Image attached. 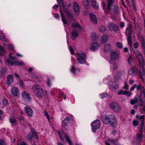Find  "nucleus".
Here are the masks:
<instances>
[{"label": "nucleus", "mask_w": 145, "mask_h": 145, "mask_svg": "<svg viewBox=\"0 0 145 145\" xmlns=\"http://www.w3.org/2000/svg\"><path fill=\"white\" fill-rule=\"evenodd\" d=\"M127 61L129 64L130 65L133 61V59L132 57L131 56H129V58L127 59Z\"/></svg>", "instance_id": "nucleus-52"}, {"label": "nucleus", "mask_w": 145, "mask_h": 145, "mask_svg": "<svg viewBox=\"0 0 145 145\" xmlns=\"http://www.w3.org/2000/svg\"><path fill=\"white\" fill-rule=\"evenodd\" d=\"M0 145H7L5 140L3 139L0 140Z\"/></svg>", "instance_id": "nucleus-48"}, {"label": "nucleus", "mask_w": 145, "mask_h": 145, "mask_svg": "<svg viewBox=\"0 0 145 145\" xmlns=\"http://www.w3.org/2000/svg\"><path fill=\"white\" fill-rule=\"evenodd\" d=\"M116 25L113 23H110L108 25V28L111 30H112L114 27Z\"/></svg>", "instance_id": "nucleus-38"}, {"label": "nucleus", "mask_w": 145, "mask_h": 145, "mask_svg": "<svg viewBox=\"0 0 145 145\" xmlns=\"http://www.w3.org/2000/svg\"><path fill=\"white\" fill-rule=\"evenodd\" d=\"M14 79L13 76L12 75H9L7 76V80L6 81V83L8 85H9L13 81Z\"/></svg>", "instance_id": "nucleus-24"}, {"label": "nucleus", "mask_w": 145, "mask_h": 145, "mask_svg": "<svg viewBox=\"0 0 145 145\" xmlns=\"http://www.w3.org/2000/svg\"><path fill=\"white\" fill-rule=\"evenodd\" d=\"M99 47V44L97 42H93L91 45L90 49L91 51H95Z\"/></svg>", "instance_id": "nucleus-19"}, {"label": "nucleus", "mask_w": 145, "mask_h": 145, "mask_svg": "<svg viewBox=\"0 0 145 145\" xmlns=\"http://www.w3.org/2000/svg\"><path fill=\"white\" fill-rule=\"evenodd\" d=\"M111 88H112V90L114 91H115L116 89H118V86L117 85H116L115 86L112 85L111 86Z\"/></svg>", "instance_id": "nucleus-44"}, {"label": "nucleus", "mask_w": 145, "mask_h": 145, "mask_svg": "<svg viewBox=\"0 0 145 145\" xmlns=\"http://www.w3.org/2000/svg\"><path fill=\"white\" fill-rule=\"evenodd\" d=\"M83 5L87 9H89L90 7L88 0H83Z\"/></svg>", "instance_id": "nucleus-30"}, {"label": "nucleus", "mask_w": 145, "mask_h": 145, "mask_svg": "<svg viewBox=\"0 0 145 145\" xmlns=\"http://www.w3.org/2000/svg\"><path fill=\"white\" fill-rule=\"evenodd\" d=\"M6 60L7 62L10 66L15 65L19 66H22L24 65L23 62L17 61L15 59V58L12 57L7 58Z\"/></svg>", "instance_id": "nucleus-5"}, {"label": "nucleus", "mask_w": 145, "mask_h": 145, "mask_svg": "<svg viewBox=\"0 0 145 145\" xmlns=\"http://www.w3.org/2000/svg\"><path fill=\"white\" fill-rule=\"evenodd\" d=\"M101 120L107 125H110L115 127L118 125V122L115 116L113 114H111L101 117Z\"/></svg>", "instance_id": "nucleus-2"}, {"label": "nucleus", "mask_w": 145, "mask_h": 145, "mask_svg": "<svg viewBox=\"0 0 145 145\" xmlns=\"http://www.w3.org/2000/svg\"><path fill=\"white\" fill-rule=\"evenodd\" d=\"M12 94L15 96H17L19 94V91L18 89L15 87H12L11 89Z\"/></svg>", "instance_id": "nucleus-23"}, {"label": "nucleus", "mask_w": 145, "mask_h": 145, "mask_svg": "<svg viewBox=\"0 0 145 145\" xmlns=\"http://www.w3.org/2000/svg\"><path fill=\"white\" fill-rule=\"evenodd\" d=\"M8 48L9 49L13 50L14 49V47L11 44H9L8 46Z\"/></svg>", "instance_id": "nucleus-55"}, {"label": "nucleus", "mask_w": 145, "mask_h": 145, "mask_svg": "<svg viewBox=\"0 0 145 145\" xmlns=\"http://www.w3.org/2000/svg\"><path fill=\"white\" fill-rule=\"evenodd\" d=\"M138 46V42H136L135 43H134L133 44V46L134 48H137Z\"/></svg>", "instance_id": "nucleus-57"}, {"label": "nucleus", "mask_w": 145, "mask_h": 145, "mask_svg": "<svg viewBox=\"0 0 145 145\" xmlns=\"http://www.w3.org/2000/svg\"><path fill=\"white\" fill-rule=\"evenodd\" d=\"M25 111L28 115L30 117H31L33 114V111L31 108L27 106L24 107Z\"/></svg>", "instance_id": "nucleus-16"}, {"label": "nucleus", "mask_w": 145, "mask_h": 145, "mask_svg": "<svg viewBox=\"0 0 145 145\" xmlns=\"http://www.w3.org/2000/svg\"><path fill=\"white\" fill-rule=\"evenodd\" d=\"M59 4H61V5L60 7L59 11L61 16L62 20L64 24H67V22L66 17L64 16V12H65L67 16L70 19H72L73 18V16L72 14L69 12L66 6L63 4V0H57Z\"/></svg>", "instance_id": "nucleus-1"}, {"label": "nucleus", "mask_w": 145, "mask_h": 145, "mask_svg": "<svg viewBox=\"0 0 145 145\" xmlns=\"http://www.w3.org/2000/svg\"><path fill=\"white\" fill-rule=\"evenodd\" d=\"M70 51H71V53L72 54H73L74 53V51L73 48L71 46H69Z\"/></svg>", "instance_id": "nucleus-63"}, {"label": "nucleus", "mask_w": 145, "mask_h": 145, "mask_svg": "<svg viewBox=\"0 0 145 145\" xmlns=\"http://www.w3.org/2000/svg\"><path fill=\"white\" fill-rule=\"evenodd\" d=\"M71 72L74 74L78 73L80 71L79 69H77L76 70L74 66L72 67L71 69Z\"/></svg>", "instance_id": "nucleus-32"}, {"label": "nucleus", "mask_w": 145, "mask_h": 145, "mask_svg": "<svg viewBox=\"0 0 145 145\" xmlns=\"http://www.w3.org/2000/svg\"><path fill=\"white\" fill-rule=\"evenodd\" d=\"M96 34L95 33H91V38L93 40H95L96 38Z\"/></svg>", "instance_id": "nucleus-43"}, {"label": "nucleus", "mask_w": 145, "mask_h": 145, "mask_svg": "<svg viewBox=\"0 0 145 145\" xmlns=\"http://www.w3.org/2000/svg\"><path fill=\"white\" fill-rule=\"evenodd\" d=\"M24 83L23 81L22 80H20L19 81V84L22 87H23L24 86Z\"/></svg>", "instance_id": "nucleus-60"}, {"label": "nucleus", "mask_w": 145, "mask_h": 145, "mask_svg": "<svg viewBox=\"0 0 145 145\" xmlns=\"http://www.w3.org/2000/svg\"><path fill=\"white\" fill-rule=\"evenodd\" d=\"M76 59L79 63L83 64L86 62V55L84 53H77Z\"/></svg>", "instance_id": "nucleus-7"}, {"label": "nucleus", "mask_w": 145, "mask_h": 145, "mask_svg": "<svg viewBox=\"0 0 145 145\" xmlns=\"http://www.w3.org/2000/svg\"><path fill=\"white\" fill-rule=\"evenodd\" d=\"M134 24L136 29L137 28H138L139 29H140L142 28V25L140 24H138L136 23L135 21H134Z\"/></svg>", "instance_id": "nucleus-36"}, {"label": "nucleus", "mask_w": 145, "mask_h": 145, "mask_svg": "<svg viewBox=\"0 0 145 145\" xmlns=\"http://www.w3.org/2000/svg\"><path fill=\"white\" fill-rule=\"evenodd\" d=\"M108 37L106 35L103 36L101 39V42L102 43H105L107 41Z\"/></svg>", "instance_id": "nucleus-37"}, {"label": "nucleus", "mask_w": 145, "mask_h": 145, "mask_svg": "<svg viewBox=\"0 0 145 145\" xmlns=\"http://www.w3.org/2000/svg\"><path fill=\"white\" fill-rule=\"evenodd\" d=\"M107 95H108L106 93L102 94L100 95L102 99H103L105 97H107Z\"/></svg>", "instance_id": "nucleus-56"}, {"label": "nucleus", "mask_w": 145, "mask_h": 145, "mask_svg": "<svg viewBox=\"0 0 145 145\" xmlns=\"http://www.w3.org/2000/svg\"><path fill=\"white\" fill-rule=\"evenodd\" d=\"M112 30L114 31V32L115 33L117 32L119 30L118 27L116 25L115 26H114V27Z\"/></svg>", "instance_id": "nucleus-45"}, {"label": "nucleus", "mask_w": 145, "mask_h": 145, "mask_svg": "<svg viewBox=\"0 0 145 145\" xmlns=\"http://www.w3.org/2000/svg\"><path fill=\"white\" fill-rule=\"evenodd\" d=\"M92 129V131L95 132L100 127V121L99 120H96L93 121L91 123Z\"/></svg>", "instance_id": "nucleus-9"}, {"label": "nucleus", "mask_w": 145, "mask_h": 145, "mask_svg": "<svg viewBox=\"0 0 145 145\" xmlns=\"http://www.w3.org/2000/svg\"><path fill=\"white\" fill-rule=\"evenodd\" d=\"M110 58L111 60L118 59L119 56L118 53H117L116 51L111 50L110 51Z\"/></svg>", "instance_id": "nucleus-13"}, {"label": "nucleus", "mask_w": 145, "mask_h": 145, "mask_svg": "<svg viewBox=\"0 0 145 145\" xmlns=\"http://www.w3.org/2000/svg\"><path fill=\"white\" fill-rule=\"evenodd\" d=\"M64 137L69 145H73V144L72 142V140H71L69 136L65 134L64 135Z\"/></svg>", "instance_id": "nucleus-29"}, {"label": "nucleus", "mask_w": 145, "mask_h": 145, "mask_svg": "<svg viewBox=\"0 0 145 145\" xmlns=\"http://www.w3.org/2000/svg\"><path fill=\"white\" fill-rule=\"evenodd\" d=\"M112 47V46L109 44H105L103 48L104 52L108 53L111 50Z\"/></svg>", "instance_id": "nucleus-20"}, {"label": "nucleus", "mask_w": 145, "mask_h": 145, "mask_svg": "<svg viewBox=\"0 0 145 145\" xmlns=\"http://www.w3.org/2000/svg\"><path fill=\"white\" fill-rule=\"evenodd\" d=\"M73 8L76 14H79L80 12V8L78 4L75 1L73 3Z\"/></svg>", "instance_id": "nucleus-14"}, {"label": "nucleus", "mask_w": 145, "mask_h": 145, "mask_svg": "<svg viewBox=\"0 0 145 145\" xmlns=\"http://www.w3.org/2000/svg\"><path fill=\"white\" fill-rule=\"evenodd\" d=\"M90 3L91 5L94 8L96 9H98L99 6L97 5L96 2L95 0H90Z\"/></svg>", "instance_id": "nucleus-31"}, {"label": "nucleus", "mask_w": 145, "mask_h": 145, "mask_svg": "<svg viewBox=\"0 0 145 145\" xmlns=\"http://www.w3.org/2000/svg\"><path fill=\"white\" fill-rule=\"evenodd\" d=\"M100 31L101 33L104 32L106 30L105 27L104 26H101L100 27Z\"/></svg>", "instance_id": "nucleus-46"}, {"label": "nucleus", "mask_w": 145, "mask_h": 145, "mask_svg": "<svg viewBox=\"0 0 145 145\" xmlns=\"http://www.w3.org/2000/svg\"><path fill=\"white\" fill-rule=\"evenodd\" d=\"M132 26L131 24H129L127 27L125 32L126 36L131 35L132 33Z\"/></svg>", "instance_id": "nucleus-17"}, {"label": "nucleus", "mask_w": 145, "mask_h": 145, "mask_svg": "<svg viewBox=\"0 0 145 145\" xmlns=\"http://www.w3.org/2000/svg\"><path fill=\"white\" fill-rule=\"evenodd\" d=\"M139 70L140 72L139 75L140 78L142 80L145 79V70L144 65L139 66Z\"/></svg>", "instance_id": "nucleus-12"}, {"label": "nucleus", "mask_w": 145, "mask_h": 145, "mask_svg": "<svg viewBox=\"0 0 145 145\" xmlns=\"http://www.w3.org/2000/svg\"><path fill=\"white\" fill-rule=\"evenodd\" d=\"M120 10V8L117 6H114L112 8V12L115 15H117L119 13Z\"/></svg>", "instance_id": "nucleus-21"}, {"label": "nucleus", "mask_w": 145, "mask_h": 145, "mask_svg": "<svg viewBox=\"0 0 145 145\" xmlns=\"http://www.w3.org/2000/svg\"><path fill=\"white\" fill-rule=\"evenodd\" d=\"M118 66L116 64H114L113 65V70L114 71H116L117 69Z\"/></svg>", "instance_id": "nucleus-54"}, {"label": "nucleus", "mask_w": 145, "mask_h": 145, "mask_svg": "<svg viewBox=\"0 0 145 145\" xmlns=\"http://www.w3.org/2000/svg\"><path fill=\"white\" fill-rule=\"evenodd\" d=\"M0 40L5 41L6 39L5 38V36L3 35H0Z\"/></svg>", "instance_id": "nucleus-50"}, {"label": "nucleus", "mask_w": 145, "mask_h": 145, "mask_svg": "<svg viewBox=\"0 0 145 145\" xmlns=\"http://www.w3.org/2000/svg\"><path fill=\"white\" fill-rule=\"evenodd\" d=\"M129 72L131 74H136L138 73L137 69L135 66L132 67L130 69Z\"/></svg>", "instance_id": "nucleus-25"}, {"label": "nucleus", "mask_w": 145, "mask_h": 145, "mask_svg": "<svg viewBox=\"0 0 145 145\" xmlns=\"http://www.w3.org/2000/svg\"><path fill=\"white\" fill-rule=\"evenodd\" d=\"M33 91L36 95L39 98H41L44 96V91L42 88L40 87L39 85L35 84L32 87Z\"/></svg>", "instance_id": "nucleus-4"}, {"label": "nucleus", "mask_w": 145, "mask_h": 145, "mask_svg": "<svg viewBox=\"0 0 145 145\" xmlns=\"http://www.w3.org/2000/svg\"><path fill=\"white\" fill-rule=\"evenodd\" d=\"M137 86V85L136 84H134V85H133L130 88V90L131 91H133L134 90L135 88H136Z\"/></svg>", "instance_id": "nucleus-58"}, {"label": "nucleus", "mask_w": 145, "mask_h": 145, "mask_svg": "<svg viewBox=\"0 0 145 145\" xmlns=\"http://www.w3.org/2000/svg\"><path fill=\"white\" fill-rule=\"evenodd\" d=\"M78 33L76 30H73L72 33V37L73 40H74L78 36Z\"/></svg>", "instance_id": "nucleus-26"}, {"label": "nucleus", "mask_w": 145, "mask_h": 145, "mask_svg": "<svg viewBox=\"0 0 145 145\" xmlns=\"http://www.w3.org/2000/svg\"><path fill=\"white\" fill-rule=\"evenodd\" d=\"M139 119L141 122V125L140 126V131H142L143 129L144 121V115H143L139 117Z\"/></svg>", "instance_id": "nucleus-28"}, {"label": "nucleus", "mask_w": 145, "mask_h": 145, "mask_svg": "<svg viewBox=\"0 0 145 145\" xmlns=\"http://www.w3.org/2000/svg\"><path fill=\"white\" fill-rule=\"evenodd\" d=\"M72 26L73 28L77 27L80 28V25L78 23L76 22L73 23L72 25Z\"/></svg>", "instance_id": "nucleus-41"}, {"label": "nucleus", "mask_w": 145, "mask_h": 145, "mask_svg": "<svg viewBox=\"0 0 145 145\" xmlns=\"http://www.w3.org/2000/svg\"><path fill=\"white\" fill-rule=\"evenodd\" d=\"M17 118L19 120L20 122L24 121V118L20 116H17Z\"/></svg>", "instance_id": "nucleus-53"}, {"label": "nucleus", "mask_w": 145, "mask_h": 145, "mask_svg": "<svg viewBox=\"0 0 145 145\" xmlns=\"http://www.w3.org/2000/svg\"><path fill=\"white\" fill-rule=\"evenodd\" d=\"M136 88H137V90L138 91L140 90L142 88L141 86L140 85H139L137 86Z\"/></svg>", "instance_id": "nucleus-61"}, {"label": "nucleus", "mask_w": 145, "mask_h": 145, "mask_svg": "<svg viewBox=\"0 0 145 145\" xmlns=\"http://www.w3.org/2000/svg\"><path fill=\"white\" fill-rule=\"evenodd\" d=\"M10 122L11 124V125L13 127H15L17 123L16 120L15 118L12 117L9 119Z\"/></svg>", "instance_id": "nucleus-27"}, {"label": "nucleus", "mask_w": 145, "mask_h": 145, "mask_svg": "<svg viewBox=\"0 0 145 145\" xmlns=\"http://www.w3.org/2000/svg\"><path fill=\"white\" fill-rule=\"evenodd\" d=\"M110 141L112 142L114 145H120L119 143L118 142L117 139L115 140L111 139L110 140Z\"/></svg>", "instance_id": "nucleus-40"}, {"label": "nucleus", "mask_w": 145, "mask_h": 145, "mask_svg": "<svg viewBox=\"0 0 145 145\" xmlns=\"http://www.w3.org/2000/svg\"><path fill=\"white\" fill-rule=\"evenodd\" d=\"M133 123L134 126H136L138 124V121L137 120H134L133 121Z\"/></svg>", "instance_id": "nucleus-51"}, {"label": "nucleus", "mask_w": 145, "mask_h": 145, "mask_svg": "<svg viewBox=\"0 0 145 145\" xmlns=\"http://www.w3.org/2000/svg\"><path fill=\"white\" fill-rule=\"evenodd\" d=\"M134 52L136 57L139 60V66L144 65V62L142 53L140 52L137 50H135Z\"/></svg>", "instance_id": "nucleus-8"}, {"label": "nucleus", "mask_w": 145, "mask_h": 145, "mask_svg": "<svg viewBox=\"0 0 145 145\" xmlns=\"http://www.w3.org/2000/svg\"><path fill=\"white\" fill-rule=\"evenodd\" d=\"M131 35L126 36L127 37H128L127 40L128 43V44L130 46H131V45L132 44V40H131Z\"/></svg>", "instance_id": "nucleus-39"}, {"label": "nucleus", "mask_w": 145, "mask_h": 145, "mask_svg": "<svg viewBox=\"0 0 145 145\" xmlns=\"http://www.w3.org/2000/svg\"><path fill=\"white\" fill-rule=\"evenodd\" d=\"M107 6L103 2L101 3L105 13L108 14L111 10L112 5L115 2L114 0H106Z\"/></svg>", "instance_id": "nucleus-3"}, {"label": "nucleus", "mask_w": 145, "mask_h": 145, "mask_svg": "<svg viewBox=\"0 0 145 145\" xmlns=\"http://www.w3.org/2000/svg\"><path fill=\"white\" fill-rule=\"evenodd\" d=\"M4 49L0 45V54H1L2 52H4Z\"/></svg>", "instance_id": "nucleus-59"}, {"label": "nucleus", "mask_w": 145, "mask_h": 145, "mask_svg": "<svg viewBox=\"0 0 145 145\" xmlns=\"http://www.w3.org/2000/svg\"><path fill=\"white\" fill-rule=\"evenodd\" d=\"M22 97L25 100L28 99L29 101L31 100V98L29 94L25 91H23L22 93Z\"/></svg>", "instance_id": "nucleus-15"}, {"label": "nucleus", "mask_w": 145, "mask_h": 145, "mask_svg": "<svg viewBox=\"0 0 145 145\" xmlns=\"http://www.w3.org/2000/svg\"><path fill=\"white\" fill-rule=\"evenodd\" d=\"M31 132L29 133L27 135V139L31 140L34 137L36 139H37V132L35 131L33 128L31 129Z\"/></svg>", "instance_id": "nucleus-11"}, {"label": "nucleus", "mask_w": 145, "mask_h": 145, "mask_svg": "<svg viewBox=\"0 0 145 145\" xmlns=\"http://www.w3.org/2000/svg\"><path fill=\"white\" fill-rule=\"evenodd\" d=\"M141 96L142 98L145 100V89L143 87L142 88V90L141 92Z\"/></svg>", "instance_id": "nucleus-34"}, {"label": "nucleus", "mask_w": 145, "mask_h": 145, "mask_svg": "<svg viewBox=\"0 0 145 145\" xmlns=\"http://www.w3.org/2000/svg\"><path fill=\"white\" fill-rule=\"evenodd\" d=\"M136 138L138 142H141L143 141V136L142 135V132L136 134Z\"/></svg>", "instance_id": "nucleus-18"}, {"label": "nucleus", "mask_w": 145, "mask_h": 145, "mask_svg": "<svg viewBox=\"0 0 145 145\" xmlns=\"http://www.w3.org/2000/svg\"><path fill=\"white\" fill-rule=\"evenodd\" d=\"M138 100L137 98L135 97L134 99H132L130 101V103L131 105H133L137 103Z\"/></svg>", "instance_id": "nucleus-35"}, {"label": "nucleus", "mask_w": 145, "mask_h": 145, "mask_svg": "<svg viewBox=\"0 0 145 145\" xmlns=\"http://www.w3.org/2000/svg\"><path fill=\"white\" fill-rule=\"evenodd\" d=\"M116 46L119 48H122V44L120 42H117L116 43Z\"/></svg>", "instance_id": "nucleus-47"}, {"label": "nucleus", "mask_w": 145, "mask_h": 145, "mask_svg": "<svg viewBox=\"0 0 145 145\" xmlns=\"http://www.w3.org/2000/svg\"><path fill=\"white\" fill-rule=\"evenodd\" d=\"M8 105V101L7 99H4L3 100V106H5Z\"/></svg>", "instance_id": "nucleus-42"}, {"label": "nucleus", "mask_w": 145, "mask_h": 145, "mask_svg": "<svg viewBox=\"0 0 145 145\" xmlns=\"http://www.w3.org/2000/svg\"><path fill=\"white\" fill-rule=\"evenodd\" d=\"M109 105L110 108L115 112H118L122 109L121 107L116 102L111 103Z\"/></svg>", "instance_id": "nucleus-6"}, {"label": "nucleus", "mask_w": 145, "mask_h": 145, "mask_svg": "<svg viewBox=\"0 0 145 145\" xmlns=\"http://www.w3.org/2000/svg\"><path fill=\"white\" fill-rule=\"evenodd\" d=\"M89 15L91 21L94 24H97V20L95 15L92 13H90Z\"/></svg>", "instance_id": "nucleus-22"}, {"label": "nucleus", "mask_w": 145, "mask_h": 145, "mask_svg": "<svg viewBox=\"0 0 145 145\" xmlns=\"http://www.w3.org/2000/svg\"><path fill=\"white\" fill-rule=\"evenodd\" d=\"M54 17L56 18L57 19L59 18L60 16L59 14H54Z\"/></svg>", "instance_id": "nucleus-62"}, {"label": "nucleus", "mask_w": 145, "mask_h": 145, "mask_svg": "<svg viewBox=\"0 0 145 145\" xmlns=\"http://www.w3.org/2000/svg\"><path fill=\"white\" fill-rule=\"evenodd\" d=\"M139 111L142 114H144L145 113V106H144L142 108H140Z\"/></svg>", "instance_id": "nucleus-49"}, {"label": "nucleus", "mask_w": 145, "mask_h": 145, "mask_svg": "<svg viewBox=\"0 0 145 145\" xmlns=\"http://www.w3.org/2000/svg\"><path fill=\"white\" fill-rule=\"evenodd\" d=\"M70 120V117H66L62 122V127L65 130H67L69 128V124Z\"/></svg>", "instance_id": "nucleus-10"}, {"label": "nucleus", "mask_w": 145, "mask_h": 145, "mask_svg": "<svg viewBox=\"0 0 145 145\" xmlns=\"http://www.w3.org/2000/svg\"><path fill=\"white\" fill-rule=\"evenodd\" d=\"M121 75V72H118L116 73L114 76V77L116 80H118L120 79Z\"/></svg>", "instance_id": "nucleus-33"}, {"label": "nucleus", "mask_w": 145, "mask_h": 145, "mask_svg": "<svg viewBox=\"0 0 145 145\" xmlns=\"http://www.w3.org/2000/svg\"><path fill=\"white\" fill-rule=\"evenodd\" d=\"M142 43V46L144 48H145V41L141 42Z\"/></svg>", "instance_id": "nucleus-64"}]
</instances>
